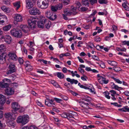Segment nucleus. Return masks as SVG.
Returning <instances> with one entry per match:
<instances>
[{
    "label": "nucleus",
    "mask_w": 129,
    "mask_h": 129,
    "mask_svg": "<svg viewBox=\"0 0 129 129\" xmlns=\"http://www.w3.org/2000/svg\"><path fill=\"white\" fill-rule=\"evenodd\" d=\"M92 56V58L95 60L98 61L99 60V59L98 57L96 55H94V56Z\"/></svg>",
    "instance_id": "nucleus-59"
},
{
    "label": "nucleus",
    "mask_w": 129,
    "mask_h": 129,
    "mask_svg": "<svg viewBox=\"0 0 129 129\" xmlns=\"http://www.w3.org/2000/svg\"><path fill=\"white\" fill-rule=\"evenodd\" d=\"M109 80L108 79H106V78H105L104 79V80L102 82V84H103V83L106 84H107L109 82Z\"/></svg>",
    "instance_id": "nucleus-47"
},
{
    "label": "nucleus",
    "mask_w": 129,
    "mask_h": 129,
    "mask_svg": "<svg viewBox=\"0 0 129 129\" xmlns=\"http://www.w3.org/2000/svg\"><path fill=\"white\" fill-rule=\"evenodd\" d=\"M14 7L16 8V10H18L20 7V2L19 1L17 2L13 3Z\"/></svg>",
    "instance_id": "nucleus-26"
},
{
    "label": "nucleus",
    "mask_w": 129,
    "mask_h": 129,
    "mask_svg": "<svg viewBox=\"0 0 129 129\" xmlns=\"http://www.w3.org/2000/svg\"><path fill=\"white\" fill-rule=\"evenodd\" d=\"M14 92V90L13 88L8 87L5 90V93L7 95H11L13 94Z\"/></svg>",
    "instance_id": "nucleus-5"
},
{
    "label": "nucleus",
    "mask_w": 129,
    "mask_h": 129,
    "mask_svg": "<svg viewBox=\"0 0 129 129\" xmlns=\"http://www.w3.org/2000/svg\"><path fill=\"white\" fill-rule=\"evenodd\" d=\"M111 78H112L116 82L119 84H121L122 83V82L119 80V79H117L116 78H115L113 77H111Z\"/></svg>",
    "instance_id": "nucleus-40"
},
{
    "label": "nucleus",
    "mask_w": 129,
    "mask_h": 129,
    "mask_svg": "<svg viewBox=\"0 0 129 129\" xmlns=\"http://www.w3.org/2000/svg\"><path fill=\"white\" fill-rule=\"evenodd\" d=\"M91 98L90 97H88L86 98H85V100H83L85 101V102L86 101L87 102H89L90 101Z\"/></svg>",
    "instance_id": "nucleus-63"
},
{
    "label": "nucleus",
    "mask_w": 129,
    "mask_h": 129,
    "mask_svg": "<svg viewBox=\"0 0 129 129\" xmlns=\"http://www.w3.org/2000/svg\"><path fill=\"white\" fill-rule=\"evenodd\" d=\"M61 1L65 5H68L70 1V0H61Z\"/></svg>",
    "instance_id": "nucleus-48"
},
{
    "label": "nucleus",
    "mask_w": 129,
    "mask_h": 129,
    "mask_svg": "<svg viewBox=\"0 0 129 129\" xmlns=\"http://www.w3.org/2000/svg\"><path fill=\"white\" fill-rule=\"evenodd\" d=\"M88 10V8L85 7H82L80 8V9H79V11H87Z\"/></svg>",
    "instance_id": "nucleus-46"
},
{
    "label": "nucleus",
    "mask_w": 129,
    "mask_h": 129,
    "mask_svg": "<svg viewBox=\"0 0 129 129\" xmlns=\"http://www.w3.org/2000/svg\"><path fill=\"white\" fill-rule=\"evenodd\" d=\"M2 38L3 42L4 41L8 44H9L11 43L12 40L11 37L9 36H3Z\"/></svg>",
    "instance_id": "nucleus-12"
},
{
    "label": "nucleus",
    "mask_w": 129,
    "mask_h": 129,
    "mask_svg": "<svg viewBox=\"0 0 129 129\" xmlns=\"http://www.w3.org/2000/svg\"><path fill=\"white\" fill-rule=\"evenodd\" d=\"M57 10H61L62 8V5L61 4H59L56 5V6Z\"/></svg>",
    "instance_id": "nucleus-35"
},
{
    "label": "nucleus",
    "mask_w": 129,
    "mask_h": 129,
    "mask_svg": "<svg viewBox=\"0 0 129 129\" xmlns=\"http://www.w3.org/2000/svg\"><path fill=\"white\" fill-rule=\"evenodd\" d=\"M37 20H38V19L37 17H31L27 21L29 27H28L27 25H20V27L23 32L27 33L30 30V28H33L35 27L36 23L38 22Z\"/></svg>",
    "instance_id": "nucleus-1"
},
{
    "label": "nucleus",
    "mask_w": 129,
    "mask_h": 129,
    "mask_svg": "<svg viewBox=\"0 0 129 129\" xmlns=\"http://www.w3.org/2000/svg\"><path fill=\"white\" fill-rule=\"evenodd\" d=\"M36 103L37 105L40 106L41 107H42L43 106V105L38 100L36 101Z\"/></svg>",
    "instance_id": "nucleus-57"
},
{
    "label": "nucleus",
    "mask_w": 129,
    "mask_h": 129,
    "mask_svg": "<svg viewBox=\"0 0 129 129\" xmlns=\"http://www.w3.org/2000/svg\"><path fill=\"white\" fill-rule=\"evenodd\" d=\"M77 103L78 104L84 108L86 109H89L88 104L86 103L85 101H78Z\"/></svg>",
    "instance_id": "nucleus-7"
},
{
    "label": "nucleus",
    "mask_w": 129,
    "mask_h": 129,
    "mask_svg": "<svg viewBox=\"0 0 129 129\" xmlns=\"http://www.w3.org/2000/svg\"><path fill=\"white\" fill-rule=\"evenodd\" d=\"M116 50L118 51H125L126 50V49L125 48H123L122 49H121L119 47H117L116 48Z\"/></svg>",
    "instance_id": "nucleus-50"
},
{
    "label": "nucleus",
    "mask_w": 129,
    "mask_h": 129,
    "mask_svg": "<svg viewBox=\"0 0 129 129\" xmlns=\"http://www.w3.org/2000/svg\"><path fill=\"white\" fill-rule=\"evenodd\" d=\"M11 107L13 110L15 112L19 110L20 108V106L18 103L16 102L13 103L11 104Z\"/></svg>",
    "instance_id": "nucleus-8"
},
{
    "label": "nucleus",
    "mask_w": 129,
    "mask_h": 129,
    "mask_svg": "<svg viewBox=\"0 0 129 129\" xmlns=\"http://www.w3.org/2000/svg\"><path fill=\"white\" fill-rule=\"evenodd\" d=\"M10 8H7V7L5 11H4V12H6V13H9L10 12Z\"/></svg>",
    "instance_id": "nucleus-58"
},
{
    "label": "nucleus",
    "mask_w": 129,
    "mask_h": 129,
    "mask_svg": "<svg viewBox=\"0 0 129 129\" xmlns=\"http://www.w3.org/2000/svg\"><path fill=\"white\" fill-rule=\"evenodd\" d=\"M7 124L9 127L14 128L16 125V123L15 121L13 120H10L8 122Z\"/></svg>",
    "instance_id": "nucleus-17"
},
{
    "label": "nucleus",
    "mask_w": 129,
    "mask_h": 129,
    "mask_svg": "<svg viewBox=\"0 0 129 129\" xmlns=\"http://www.w3.org/2000/svg\"><path fill=\"white\" fill-rule=\"evenodd\" d=\"M90 25H84V28L86 29H88L90 28Z\"/></svg>",
    "instance_id": "nucleus-64"
},
{
    "label": "nucleus",
    "mask_w": 129,
    "mask_h": 129,
    "mask_svg": "<svg viewBox=\"0 0 129 129\" xmlns=\"http://www.w3.org/2000/svg\"><path fill=\"white\" fill-rule=\"evenodd\" d=\"M43 20H44V21L45 27L47 29H49L50 27L51 22L49 20L46 19H44Z\"/></svg>",
    "instance_id": "nucleus-20"
},
{
    "label": "nucleus",
    "mask_w": 129,
    "mask_h": 129,
    "mask_svg": "<svg viewBox=\"0 0 129 129\" xmlns=\"http://www.w3.org/2000/svg\"><path fill=\"white\" fill-rule=\"evenodd\" d=\"M57 8L56 6H52L51 7V10L53 12H55L57 11Z\"/></svg>",
    "instance_id": "nucleus-45"
},
{
    "label": "nucleus",
    "mask_w": 129,
    "mask_h": 129,
    "mask_svg": "<svg viewBox=\"0 0 129 129\" xmlns=\"http://www.w3.org/2000/svg\"><path fill=\"white\" fill-rule=\"evenodd\" d=\"M98 2L100 4H106L108 3L106 0H99Z\"/></svg>",
    "instance_id": "nucleus-43"
},
{
    "label": "nucleus",
    "mask_w": 129,
    "mask_h": 129,
    "mask_svg": "<svg viewBox=\"0 0 129 129\" xmlns=\"http://www.w3.org/2000/svg\"><path fill=\"white\" fill-rule=\"evenodd\" d=\"M121 69L119 67H115L114 69V70L116 72L119 71L121 70Z\"/></svg>",
    "instance_id": "nucleus-52"
},
{
    "label": "nucleus",
    "mask_w": 129,
    "mask_h": 129,
    "mask_svg": "<svg viewBox=\"0 0 129 129\" xmlns=\"http://www.w3.org/2000/svg\"><path fill=\"white\" fill-rule=\"evenodd\" d=\"M66 80L68 82H70L71 84H73L74 83L77 84L78 83V81L77 80L74 79H72L69 78H67Z\"/></svg>",
    "instance_id": "nucleus-18"
},
{
    "label": "nucleus",
    "mask_w": 129,
    "mask_h": 129,
    "mask_svg": "<svg viewBox=\"0 0 129 129\" xmlns=\"http://www.w3.org/2000/svg\"><path fill=\"white\" fill-rule=\"evenodd\" d=\"M11 35L13 36L18 38H21L22 36V33L21 30L14 28L10 31Z\"/></svg>",
    "instance_id": "nucleus-4"
},
{
    "label": "nucleus",
    "mask_w": 129,
    "mask_h": 129,
    "mask_svg": "<svg viewBox=\"0 0 129 129\" xmlns=\"http://www.w3.org/2000/svg\"><path fill=\"white\" fill-rule=\"evenodd\" d=\"M86 71L87 72L92 71L93 73H98V71L95 69H91L90 67H86L85 69Z\"/></svg>",
    "instance_id": "nucleus-32"
},
{
    "label": "nucleus",
    "mask_w": 129,
    "mask_h": 129,
    "mask_svg": "<svg viewBox=\"0 0 129 129\" xmlns=\"http://www.w3.org/2000/svg\"><path fill=\"white\" fill-rule=\"evenodd\" d=\"M14 19L17 22H21L22 20V17L21 15L19 14H15L14 15Z\"/></svg>",
    "instance_id": "nucleus-15"
},
{
    "label": "nucleus",
    "mask_w": 129,
    "mask_h": 129,
    "mask_svg": "<svg viewBox=\"0 0 129 129\" xmlns=\"http://www.w3.org/2000/svg\"><path fill=\"white\" fill-rule=\"evenodd\" d=\"M29 121V117L27 115H24L19 116L17 120V122L18 123L24 125L27 123Z\"/></svg>",
    "instance_id": "nucleus-2"
},
{
    "label": "nucleus",
    "mask_w": 129,
    "mask_h": 129,
    "mask_svg": "<svg viewBox=\"0 0 129 129\" xmlns=\"http://www.w3.org/2000/svg\"><path fill=\"white\" fill-rule=\"evenodd\" d=\"M26 7L28 9L33 7V3L31 0H26Z\"/></svg>",
    "instance_id": "nucleus-13"
},
{
    "label": "nucleus",
    "mask_w": 129,
    "mask_h": 129,
    "mask_svg": "<svg viewBox=\"0 0 129 129\" xmlns=\"http://www.w3.org/2000/svg\"><path fill=\"white\" fill-rule=\"evenodd\" d=\"M26 64L25 65V68L26 70L29 72L31 71L32 70V67L30 64L29 62L28 61H26Z\"/></svg>",
    "instance_id": "nucleus-16"
},
{
    "label": "nucleus",
    "mask_w": 129,
    "mask_h": 129,
    "mask_svg": "<svg viewBox=\"0 0 129 129\" xmlns=\"http://www.w3.org/2000/svg\"><path fill=\"white\" fill-rule=\"evenodd\" d=\"M122 43H123L122 45H127V46H129V41H123Z\"/></svg>",
    "instance_id": "nucleus-55"
},
{
    "label": "nucleus",
    "mask_w": 129,
    "mask_h": 129,
    "mask_svg": "<svg viewBox=\"0 0 129 129\" xmlns=\"http://www.w3.org/2000/svg\"><path fill=\"white\" fill-rule=\"evenodd\" d=\"M57 77L60 79H62L64 78V75L62 73H57Z\"/></svg>",
    "instance_id": "nucleus-38"
},
{
    "label": "nucleus",
    "mask_w": 129,
    "mask_h": 129,
    "mask_svg": "<svg viewBox=\"0 0 129 129\" xmlns=\"http://www.w3.org/2000/svg\"><path fill=\"white\" fill-rule=\"evenodd\" d=\"M61 97L63 99L65 100H67L68 99V97L65 95H62Z\"/></svg>",
    "instance_id": "nucleus-62"
},
{
    "label": "nucleus",
    "mask_w": 129,
    "mask_h": 129,
    "mask_svg": "<svg viewBox=\"0 0 129 129\" xmlns=\"http://www.w3.org/2000/svg\"><path fill=\"white\" fill-rule=\"evenodd\" d=\"M64 85L65 86H66L67 87L70 88L69 87L70 86V83L67 82H66L64 84Z\"/></svg>",
    "instance_id": "nucleus-60"
},
{
    "label": "nucleus",
    "mask_w": 129,
    "mask_h": 129,
    "mask_svg": "<svg viewBox=\"0 0 129 129\" xmlns=\"http://www.w3.org/2000/svg\"><path fill=\"white\" fill-rule=\"evenodd\" d=\"M112 28H113V30L114 31H115L117 30V27L115 25H113Z\"/></svg>",
    "instance_id": "nucleus-56"
},
{
    "label": "nucleus",
    "mask_w": 129,
    "mask_h": 129,
    "mask_svg": "<svg viewBox=\"0 0 129 129\" xmlns=\"http://www.w3.org/2000/svg\"><path fill=\"white\" fill-rule=\"evenodd\" d=\"M52 11L50 10L47 11L45 13V15L49 19L50 17V16L52 14Z\"/></svg>",
    "instance_id": "nucleus-34"
},
{
    "label": "nucleus",
    "mask_w": 129,
    "mask_h": 129,
    "mask_svg": "<svg viewBox=\"0 0 129 129\" xmlns=\"http://www.w3.org/2000/svg\"><path fill=\"white\" fill-rule=\"evenodd\" d=\"M22 129H39L35 125H32L29 126H24Z\"/></svg>",
    "instance_id": "nucleus-19"
},
{
    "label": "nucleus",
    "mask_w": 129,
    "mask_h": 129,
    "mask_svg": "<svg viewBox=\"0 0 129 129\" xmlns=\"http://www.w3.org/2000/svg\"><path fill=\"white\" fill-rule=\"evenodd\" d=\"M3 3L4 4L6 5L9 4H10L9 0H4Z\"/></svg>",
    "instance_id": "nucleus-61"
},
{
    "label": "nucleus",
    "mask_w": 129,
    "mask_h": 129,
    "mask_svg": "<svg viewBox=\"0 0 129 129\" xmlns=\"http://www.w3.org/2000/svg\"><path fill=\"white\" fill-rule=\"evenodd\" d=\"M48 0H38L37 2L38 7L42 9L47 8L48 6Z\"/></svg>",
    "instance_id": "nucleus-3"
},
{
    "label": "nucleus",
    "mask_w": 129,
    "mask_h": 129,
    "mask_svg": "<svg viewBox=\"0 0 129 129\" xmlns=\"http://www.w3.org/2000/svg\"><path fill=\"white\" fill-rule=\"evenodd\" d=\"M53 85L56 87L59 88L60 89H62V88L60 87V86L58 84V83L56 82L54 83Z\"/></svg>",
    "instance_id": "nucleus-49"
},
{
    "label": "nucleus",
    "mask_w": 129,
    "mask_h": 129,
    "mask_svg": "<svg viewBox=\"0 0 129 129\" xmlns=\"http://www.w3.org/2000/svg\"><path fill=\"white\" fill-rule=\"evenodd\" d=\"M8 55L10 59L16 61L18 59L16 53L14 52H11L9 53Z\"/></svg>",
    "instance_id": "nucleus-10"
},
{
    "label": "nucleus",
    "mask_w": 129,
    "mask_h": 129,
    "mask_svg": "<svg viewBox=\"0 0 129 129\" xmlns=\"http://www.w3.org/2000/svg\"><path fill=\"white\" fill-rule=\"evenodd\" d=\"M54 99L55 100L57 103H60V102L62 101L61 99H59L56 98H54Z\"/></svg>",
    "instance_id": "nucleus-51"
},
{
    "label": "nucleus",
    "mask_w": 129,
    "mask_h": 129,
    "mask_svg": "<svg viewBox=\"0 0 129 129\" xmlns=\"http://www.w3.org/2000/svg\"><path fill=\"white\" fill-rule=\"evenodd\" d=\"M11 26L10 25H8L3 27V29L4 30L7 31L9 30L11 28Z\"/></svg>",
    "instance_id": "nucleus-37"
},
{
    "label": "nucleus",
    "mask_w": 129,
    "mask_h": 129,
    "mask_svg": "<svg viewBox=\"0 0 129 129\" xmlns=\"http://www.w3.org/2000/svg\"><path fill=\"white\" fill-rule=\"evenodd\" d=\"M71 11L72 12L73 14L74 15H76L77 13V7H74L73 6H72L71 7Z\"/></svg>",
    "instance_id": "nucleus-29"
},
{
    "label": "nucleus",
    "mask_w": 129,
    "mask_h": 129,
    "mask_svg": "<svg viewBox=\"0 0 129 129\" xmlns=\"http://www.w3.org/2000/svg\"><path fill=\"white\" fill-rule=\"evenodd\" d=\"M69 91L74 96H77V95H79V94L77 92L73 91L71 90H70Z\"/></svg>",
    "instance_id": "nucleus-41"
},
{
    "label": "nucleus",
    "mask_w": 129,
    "mask_h": 129,
    "mask_svg": "<svg viewBox=\"0 0 129 129\" xmlns=\"http://www.w3.org/2000/svg\"><path fill=\"white\" fill-rule=\"evenodd\" d=\"M112 83V85L111 87L112 88L119 90H120V88H121V87H119L116 85L114 83Z\"/></svg>",
    "instance_id": "nucleus-31"
},
{
    "label": "nucleus",
    "mask_w": 129,
    "mask_h": 129,
    "mask_svg": "<svg viewBox=\"0 0 129 129\" xmlns=\"http://www.w3.org/2000/svg\"><path fill=\"white\" fill-rule=\"evenodd\" d=\"M67 118L69 120H72V119H71V118H74V117H73L72 115L69 114H67Z\"/></svg>",
    "instance_id": "nucleus-44"
},
{
    "label": "nucleus",
    "mask_w": 129,
    "mask_h": 129,
    "mask_svg": "<svg viewBox=\"0 0 129 129\" xmlns=\"http://www.w3.org/2000/svg\"><path fill=\"white\" fill-rule=\"evenodd\" d=\"M82 4L83 5L85 6L88 5V4H89L88 3V1L87 0H83L82 1Z\"/></svg>",
    "instance_id": "nucleus-39"
},
{
    "label": "nucleus",
    "mask_w": 129,
    "mask_h": 129,
    "mask_svg": "<svg viewBox=\"0 0 129 129\" xmlns=\"http://www.w3.org/2000/svg\"><path fill=\"white\" fill-rule=\"evenodd\" d=\"M5 118L9 119H13L14 120L15 119V118H13L12 117V114L10 113H6L5 114Z\"/></svg>",
    "instance_id": "nucleus-25"
},
{
    "label": "nucleus",
    "mask_w": 129,
    "mask_h": 129,
    "mask_svg": "<svg viewBox=\"0 0 129 129\" xmlns=\"http://www.w3.org/2000/svg\"><path fill=\"white\" fill-rule=\"evenodd\" d=\"M128 5L129 4L127 1H125V2L123 3L122 4V5L123 8L125 9L127 11H129Z\"/></svg>",
    "instance_id": "nucleus-21"
},
{
    "label": "nucleus",
    "mask_w": 129,
    "mask_h": 129,
    "mask_svg": "<svg viewBox=\"0 0 129 129\" xmlns=\"http://www.w3.org/2000/svg\"><path fill=\"white\" fill-rule=\"evenodd\" d=\"M54 100L52 99H47L45 100V104L48 107H53L55 105V103L53 102Z\"/></svg>",
    "instance_id": "nucleus-9"
},
{
    "label": "nucleus",
    "mask_w": 129,
    "mask_h": 129,
    "mask_svg": "<svg viewBox=\"0 0 129 129\" xmlns=\"http://www.w3.org/2000/svg\"><path fill=\"white\" fill-rule=\"evenodd\" d=\"M6 46L4 44H2L0 45V55L1 54L6 53L4 52V51L5 50Z\"/></svg>",
    "instance_id": "nucleus-23"
},
{
    "label": "nucleus",
    "mask_w": 129,
    "mask_h": 129,
    "mask_svg": "<svg viewBox=\"0 0 129 129\" xmlns=\"http://www.w3.org/2000/svg\"><path fill=\"white\" fill-rule=\"evenodd\" d=\"M107 61L108 63L111 66H115L117 65V63L114 61L108 60Z\"/></svg>",
    "instance_id": "nucleus-33"
},
{
    "label": "nucleus",
    "mask_w": 129,
    "mask_h": 129,
    "mask_svg": "<svg viewBox=\"0 0 129 129\" xmlns=\"http://www.w3.org/2000/svg\"><path fill=\"white\" fill-rule=\"evenodd\" d=\"M89 1L92 5L97 2V0H89Z\"/></svg>",
    "instance_id": "nucleus-54"
},
{
    "label": "nucleus",
    "mask_w": 129,
    "mask_h": 129,
    "mask_svg": "<svg viewBox=\"0 0 129 129\" xmlns=\"http://www.w3.org/2000/svg\"><path fill=\"white\" fill-rule=\"evenodd\" d=\"M6 54L4 53L0 55V64H3L5 62Z\"/></svg>",
    "instance_id": "nucleus-14"
},
{
    "label": "nucleus",
    "mask_w": 129,
    "mask_h": 129,
    "mask_svg": "<svg viewBox=\"0 0 129 129\" xmlns=\"http://www.w3.org/2000/svg\"><path fill=\"white\" fill-rule=\"evenodd\" d=\"M44 20L43 19L40 21L38 22V27L40 28H43L44 27Z\"/></svg>",
    "instance_id": "nucleus-27"
},
{
    "label": "nucleus",
    "mask_w": 129,
    "mask_h": 129,
    "mask_svg": "<svg viewBox=\"0 0 129 129\" xmlns=\"http://www.w3.org/2000/svg\"><path fill=\"white\" fill-rule=\"evenodd\" d=\"M29 12L31 15H39L41 13L40 10L36 8H33L32 9L29 11Z\"/></svg>",
    "instance_id": "nucleus-6"
},
{
    "label": "nucleus",
    "mask_w": 129,
    "mask_h": 129,
    "mask_svg": "<svg viewBox=\"0 0 129 129\" xmlns=\"http://www.w3.org/2000/svg\"><path fill=\"white\" fill-rule=\"evenodd\" d=\"M9 70L8 73H14L16 72V67L14 64L11 63L9 66Z\"/></svg>",
    "instance_id": "nucleus-11"
},
{
    "label": "nucleus",
    "mask_w": 129,
    "mask_h": 129,
    "mask_svg": "<svg viewBox=\"0 0 129 129\" xmlns=\"http://www.w3.org/2000/svg\"><path fill=\"white\" fill-rule=\"evenodd\" d=\"M98 80L99 82L101 84H102V82L104 80L105 77L102 76L101 74H98L97 75Z\"/></svg>",
    "instance_id": "nucleus-24"
},
{
    "label": "nucleus",
    "mask_w": 129,
    "mask_h": 129,
    "mask_svg": "<svg viewBox=\"0 0 129 129\" xmlns=\"http://www.w3.org/2000/svg\"><path fill=\"white\" fill-rule=\"evenodd\" d=\"M57 17V16L56 14L54 13L53 15L51 17H50L49 18L50 20L53 21L54 20L56 19Z\"/></svg>",
    "instance_id": "nucleus-42"
},
{
    "label": "nucleus",
    "mask_w": 129,
    "mask_h": 129,
    "mask_svg": "<svg viewBox=\"0 0 129 129\" xmlns=\"http://www.w3.org/2000/svg\"><path fill=\"white\" fill-rule=\"evenodd\" d=\"M9 86V84L7 83H3L1 82L0 83V87L7 88Z\"/></svg>",
    "instance_id": "nucleus-30"
},
{
    "label": "nucleus",
    "mask_w": 129,
    "mask_h": 129,
    "mask_svg": "<svg viewBox=\"0 0 129 129\" xmlns=\"http://www.w3.org/2000/svg\"><path fill=\"white\" fill-rule=\"evenodd\" d=\"M5 102V98L3 95L0 94V104L3 105Z\"/></svg>",
    "instance_id": "nucleus-22"
},
{
    "label": "nucleus",
    "mask_w": 129,
    "mask_h": 129,
    "mask_svg": "<svg viewBox=\"0 0 129 129\" xmlns=\"http://www.w3.org/2000/svg\"><path fill=\"white\" fill-rule=\"evenodd\" d=\"M105 96L107 99H110V96L109 95V93L107 91L105 92L104 93Z\"/></svg>",
    "instance_id": "nucleus-36"
},
{
    "label": "nucleus",
    "mask_w": 129,
    "mask_h": 129,
    "mask_svg": "<svg viewBox=\"0 0 129 129\" xmlns=\"http://www.w3.org/2000/svg\"><path fill=\"white\" fill-rule=\"evenodd\" d=\"M18 61L20 64H23V60L21 58H19L18 59Z\"/></svg>",
    "instance_id": "nucleus-53"
},
{
    "label": "nucleus",
    "mask_w": 129,
    "mask_h": 129,
    "mask_svg": "<svg viewBox=\"0 0 129 129\" xmlns=\"http://www.w3.org/2000/svg\"><path fill=\"white\" fill-rule=\"evenodd\" d=\"M127 106H125L122 108L119 109L118 110L119 111H121L122 112H129V108H128Z\"/></svg>",
    "instance_id": "nucleus-28"
}]
</instances>
